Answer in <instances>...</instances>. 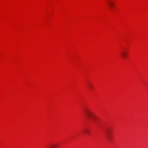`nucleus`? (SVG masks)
Instances as JSON below:
<instances>
[{
	"mask_svg": "<svg viewBox=\"0 0 148 148\" xmlns=\"http://www.w3.org/2000/svg\"><path fill=\"white\" fill-rule=\"evenodd\" d=\"M108 3L109 6H110V8L111 9L112 8L114 5V3L112 1H108Z\"/></svg>",
	"mask_w": 148,
	"mask_h": 148,
	"instance_id": "nucleus-4",
	"label": "nucleus"
},
{
	"mask_svg": "<svg viewBox=\"0 0 148 148\" xmlns=\"http://www.w3.org/2000/svg\"><path fill=\"white\" fill-rule=\"evenodd\" d=\"M106 138L108 140H110L112 138L111 129L110 128H106L105 130Z\"/></svg>",
	"mask_w": 148,
	"mask_h": 148,
	"instance_id": "nucleus-1",
	"label": "nucleus"
},
{
	"mask_svg": "<svg viewBox=\"0 0 148 148\" xmlns=\"http://www.w3.org/2000/svg\"><path fill=\"white\" fill-rule=\"evenodd\" d=\"M120 54L123 58H125L127 55L126 52L125 51H121L120 52Z\"/></svg>",
	"mask_w": 148,
	"mask_h": 148,
	"instance_id": "nucleus-2",
	"label": "nucleus"
},
{
	"mask_svg": "<svg viewBox=\"0 0 148 148\" xmlns=\"http://www.w3.org/2000/svg\"><path fill=\"white\" fill-rule=\"evenodd\" d=\"M50 146L51 148H56V145H52Z\"/></svg>",
	"mask_w": 148,
	"mask_h": 148,
	"instance_id": "nucleus-5",
	"label": "nucleus"
},
{
	"mask_svg": "<svg viewBox=\"0 0 148 148\" xmlns=\"http://www.w3.org/2000/svg\"><path fill=\"white\" fill-rule=\"evenodd\" d=\"M86 114L87 117L89 119H90L91 117V114L89 111H87L86 112Z\"/></svg>",
	"mask_w": 148,
	"mask_h": 148,
	"instance_id": "nucleus-3",
	"label": "nucleus"
}]
</instances>
